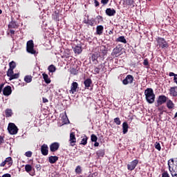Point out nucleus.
Segmentation results:
<instances>
[{
	"label": "nucleus",
	"mask_w": 177,
	"mask_h": 177,
	"mask_svg": "<svg viewBox=\"0 0 177 177\" xmlns=\"http://www.w3.org/2000/svg\"><path fill=\"white\" fill-rule=\"evenodd\" d=\"M94 5L95 8H97V6H100V3H99V1H97V0H94Z\"/></svg>",
	"instance_id": "nucleus-53"
},
{
	"label": "nucleus",
	"mask_w": 177,
	"mask_h": 177,
	"mask_svg": "<svg viewBox=\"0 0 177 177\" xmlns=\"http://www.w3.org/2000/svg\"><path fill=\"white\" fill-rule=\"evenodd\" d=\"M75 172L76 175H81V174H82V167L80 165L77 166Z\"/></svg>",
	"instance_id": "nucleus-26"
},
{
	"label": "nucleus",
	"mask_w": 177,
	"mask_h": 177,
	"mask_svg": "<svg viewBox=\"0 0 177 177\" xmlns=\"http://www.w3.org/2000/svg\"><path fill=\"white\" fill-rule=\"evenodd\" d=\"M8 28H17V24L15 21H11L8 25Z\"/></svg>",
	"instance_id": "nucleus-37"
},
{
	"label": "nucleus",
	"mask_w": 177,
	"mask_h": 177,
	"mask_svg": "<svg viewBox=\"0 0 177 177\" xmlns=\"http://www.w3.org/2000/svg\"><path fill=\"white\" fill-rule=\"evenodd\" d=\"M91 142H97V136L95 134H92L91 136Z\"/></svg>",
	"instance_id": "nucleus-39"
},
{
	"label": "nucleus",
	"mask_w": 177,
	"mask_h": 177,
	"mask_svg": "<svg viewBox=\"0 0 177 177\" xmlns=\"http://www.w3.org/2000/svg\"><path fill=\"white\" fill-rule=\"evenodd\" d=\"M116 42H122V44H127V41L124 36H120L118 39H116Z\"/></svg>",
	"instance_id": "nucleus-24"
},
{
	"label": "nucleus",
	"mask_w": 177,
	"mask_h": 177,
	"mask_svg": "<svg viewBox=\"0 0 177 177\" xmlns=\"http://www.w3.org/2000/svg\"><path fill=\"white\" fill-rule=\"evenodd\" d=\"M13 69H10L9 68V69L7 71V77H9L10 78L11 77L12 75L13 74Z\"/></svg>",
	"instance_id": "nucleus-42"
},
{
	"label": "nucleus",
	"mask_w": 177,
	"mask_h": 177,
	"mask_svg": "<svg viewBox=\"0 0 177 177\" xmlns=\"http://www.w3.org/2000/svg\"><path fill=\"white\" fill-rule=\"evenodd\" d=\"M10 32L12 35H14L15 34V30H10Z\"/></svg>",
	"instance_id": "nucleus-60"
},
{
	"label": "nucleus",
	"mask_w": 177,
	"mask_h": 177,
	"mask_svg": "<svg viewBox=\"0 0 177 177\" xmlns=\"http://www.w3.org/2000/svg\"><path fill=\"white\" fill-rule=\"evenodd\" d=\"M41 152L43 156H48L49 154V147L48 145L44 144L41 147Z\"/></svg>",
	"instance_id": "nucleus-12"
},
{
	"label": "nucleus",
	"mask_w": 177,
	"mask_h": 177,
	"mask_svg": "<svg viewBox=\"0 0 177 177\" xmlns=\"http://www.w3.org/2000/svg\"><path fill=\"white\" fill-rule=\"evenodd\" d=\"M5 114H6V117L9 118V117H12V115H13V112L12 111V109H7L5 111Z\"/></svg>",
	"instance_id": "nucleus-27"
},
{
	"label": "nucleus",
	"mask_w": 177,
	"mask_h": 177,
	"mask_svg": "<svg viewBox=\"0 0 177 177\" xmlns=\"http://www.w3.org/2000/svg\"><path fill=\"white\" fill-rule=\"evenodd\" d=\"M104 149H100L96 152V155L100 158V157H104Z\"/></svg>",
	"instance_id": "nucleus-28"
},
{
	"label": "nucleus",
	"mask_w": 177,
	"mask_h": 177,
	"mask_svg": "<svg viewBox=\"0 0 177 177\" xmlns=\"http://www.w3.org/2000/svg\"><path fill=\"white\" fill-rule=\"evenodd\" d=\"M70 145L74 147L75 146V143H77V138H75V133L71 132L70 133V138H69Z\"/></svg>",
	"instance_id": "nucleus-10"
},
{
	"label": "nucleus",
	"mask_w": 177,
	"mask_h": 177,
	"mask_svg": "<svg viewBox=\"0 0 177 177\" xmlns=\"http://www.w3.org/2000/svg\"><path fill=\"white\" fill-rule=\"evenodd\" d=\"M169 172L172 177H177V170L174 169V168H171L169 170Z\"/></svg>",
	"instance_id": "nucleus-33"
},
{
	"label": "nucleus",
	"mask_w": 177,
	"mask_h": 177,
	"mask_svg": "<svg viewBox=\"0 0 177 177\" xmlns=\"http://www.w3.org/2000/svg\"><path fill=\"white\" fill-rule=\"evenodd\" d=\"M24 81L25 82H26L27 84H30V82H31V81H32V76L31 75H26L24 77Z\"/></svg>",
	"instance_id": "nucleus-29"
},
{
	"label": "nucleus",
	"mask_w": 177,
	"mask_h": 177,
	"mask_svg": "<svg viewBox=\"0 0 177 177\" xmlns=\"http://www.w3.org/2000/svg\"><path fill=\"white\" fill-rule=\"evenodd\" d=\"M111 34H113V30H110V31L109 32V35H111Z\"/></svg>",
	"instance_id": "nucleus-62"
},
{
	"label": "nucleus",
	"mask_w": 177,
	"mask_h": 177,
	"mask_svg": "<svg viewBox=\"0 0 177 177\" xmlns=\"http://www.w3.org/2000/svg\"><path fill=\"white\" fill-rule=\"evenodd\" d=\"M129 128V126L128 125V122H124L122 124V133L123 135H125L128 133V129Z\"/></svg>",
	"instance_id": "nucleus-18"
},
{
	"label": "nucleus",
	"mask_w": 177,
	"mask_h": 177,
	"mask_svg": "<svg viewBox=\"0 0 177 177\" xmlns=\"http://www.w3.org/2000/svg\"><path fill=\"white\" fill-rule=\"evenodd\" d=\"M59 160V157L51 156L48 157V162L50 164H55Z\"/></svg>",
	"instance_id": "nucleus-19"
},
{
	"label": "nucleus",
	"mask_w": 177,
	"mask_h": 177,
	"mask_svg": "<svg viewBox=\"0 0 177 177\" xmlns=\"http://www.w3.org/2000/svg\"><path fill=\"white\" fill-rule=\"evenodd\" d=\"M155 149L158 150V151H161V145H160V142H156L155 143Z\"/></svg>",
	"instance_id": "nucleus-41"
},
{
	"label": "nucleus",
	"mask_w": 177,
	"mask_h": 177,
	"mask_svg": "<svg viewBox=\"0 0 177 177\" xmlns=\"http://www.w3.org/2000/svg\"><path fill=\"white\" fill-rule=\"evenodd\" d=\"M59 147H60V144L59 142H53L50 145V151L52 153H55V151H57L59 150Z\"/></svg>",
	"instance_id": "nucleus-11"
},
{
	"label": "nucleus",
	"mask_w": 177,
	"mask_h": 177,
	"mask_svg": "<svg viewBox=\"0 0 177 177\" xmlns=\"http://www.w3.org/2000/svg\"><path fill=\"white\" fill-rule=\"evenodd\" d=\"M138 164H139V160L138 159L131 161L130 164L127 165V169H129V171H133V169L136 168Z\"/></svg>",
	"instance_id": "nucleus-6"
},
{
	"label": "nucleus",
	"mask_w": 177,
	"mask_h": 177,
	"mask_svg": "<svg viewBox=\"0 0 177 177\" xmlns=\"http://www.w3.org/2000/svg\"><path fill=\"white\" fill-rule=\"evenodd\" d=\"M40 167H41V165H36V168L38 169L39 168H40Z\"/></svg>",
	"instance_id": "nucleus-63"
},
{
	"label": "nucleus",
	"mask_w": 177,
	"mask_h": 177,
	"mask_svg": "<svg viewBox=\"0 0 177 177\" xmlns=\"http://www.w3.org/2000/svg\"><path fill=\"white\" fill-rule=\"evenodd\" d=\"M121 52H122V46H121V45L116 46L111 53L112 57L115 58L118 57V56H121Z\"/></svg>",
	"instance_id": "nucleus-4"
},
{
	"label": "nucleus",
	"mask_w": 177,
	"mask_h": 177,
	"mask_svg": "<svg viewBox=\"0 0 177 177\" xmlns=\"http://www.w3.org/2000/svg\"><path fill=\"white\" fill-rule=\"evenodd\" d=\"M158 111H164V106H160L158 108Z\"/></svg>",
	"instance_id": "nucleus-56"
},
{
	"label": "nucleus",
	"mask_w": 177,
	"mask_h": 177,
	"mask_svg": "<svg viewBox=\"0 0 177 177\" xmlns=\"http://www.w3.org/2000/svg\"><path fill=\"white\" fill-rule=\"evenodd\" d=\"M143 65L144 66H149V59H144Z\"/></svg>",
	"instance_id": "nucleus-52"
},
{
	"label": "nucleus",
	"mask_w": 177,
	"mask_h": 177,
	"mask_svg": "<svg viewBox=\"0 0 177 177\" xmlns=\"http://www.w3.org/2000/svg\"><path fill=\"white\" fill-rule=\"evenodd\" d=\"M162 177H169V174H168V171H164L162 174Z\"/></svg>",
	"instance_id": "nucleus-50"
},
{
	"label": "nucleus",
	"mask_w": 177,
	"mask_h": 177,
	"mask_svg": "<svg viewBox=\"0 0 177 177\" xmlns=\"http://www.w3.org/2000/svg\"><path fill=\"white\" fill-rule=\"evenodd\" d=\"M73 49L75 55H81V53H82V46H81V44L75 46V47H73Z\"/></svg>",
	"instance_id": "nucleus-13"
},
{
	"label": "nucleus",
	"mask_w": 177,
	"mask_h": 177,
	"mask_svg": "<svg viewBox=\"0 0 177 177\" xmlns=\"http://www.w3.org/2000/svg\"><path fill=\"white\" fill-rule=\"evenodd\" d=\"M103 30H104V28L103 27V26L102 25L97 26L96 28V32L97 35H102V34H103Z\"/></svg>",
	"instance_id": "nucleus-21"
},
{
	"label": "nucleus",
	"mask_w": 177,
	"mask_h": 177,
	"mask_svg": "<svg viewBox=\"0 0 177 177\" xmlns=\"http://www.w3.org/2000/svg\"><path fill=\"white\" fill-rule=\"evenodd\" d=\"M87 143H88V137L86 136H84L82 139L80 145H83V146H85Z\"/></svg>",
	"instance_id": "nucleus-31"
},
{
	"label": "nucleus",
	"mask_w": 177,
	"mask_h": 177,
	"mask_svg": "<svg viewBox=\"0 0 177 177\" xmlns=\"http://www.w3.org/2000/svg\"><path fill=\"white\" fill-rule=\"evenodd\" d=\"M88 26H91V27H93V26L95 25V21L93 19H88Z\"/></svg>",
	"instance_id": "nucleus-44"
},
{
	"label": "nucleus",
	"mask_w": 177,
	"mask_h": 177,
	"mask_svg": "<svg viewBox=\"0 0 177 177\" xmlns=\"http://www.w3.org/2000/svg\"><path fill=\"white\" fill-rule=\"evenodd\" d=\"M3 137L2 136H0V143H3Z\"/></svg>",
	"instance_id": "nucleus-57"
},
{
	"label": "nucleus",
	"mask_w": 177,
	"mask_h": 177,
	"mask_svg": "<svg viewBox=\"0 0 177 177\" xmlns=\"http://www.w3.org/2000/svg\"><path fill=\"white\" fill-rule=\"evenodd\" d=\"M169 94L171 96H173V97H176L177 96V86L171 87L169 88Z\"/></svg>",
	"instance_id": "nucleus-16"
},
{
	"label": "nucleus",
	"mask_w": 177,
	"mask_h": 177,
	"mask_svg": "<svg viewBox=\"0 0 177 177\" xmlns=\"http://www.w3.org/2000/svg\"><path fill=\"white\" fill-rule=\"evenodd\" d=\"M167 107L171 110V109H174L175 107V104L172 102V100H169L167 102Z\"/></svg>",
	"instance_id": "nucleus-23"
},
{
	"label": "nucleus",
	"mask_w": 177,
	"mask_h": 177,
	"mask_svg": "<svg viewBox=\"0 0 177 177\" xmlns=\"http://www.w3.org/2000/svg\"><path fill=\"white\" fill-rule=\"evenodd\" d=\"M124 3H126V5H128L129 6H132L133 8V3H135V1L133 0H124Z\"/></svg>",
	"instance_id": "nucleus-30"
},
{
	"label": "nucleus",
	"mask_w": 177,
	"mask_h": 177,
	"mask_svg": "<svg viewBox=\"0 0 177 177\" xmlns=\"http://www.w3.org/2000/svg\"><path fill=\"white\" fill-rule=\"evenodd\" d=\"M169 75V77H174V81L177 84V74H175L174 72H170Z\"/></svg>",
	"instance_id": "nucleus-34"
},
{
	"label": "nucleus",
	"mask_w": 177,
	"mask_h": 177,
	"mask_svg": "<svg viewBox=\"0 0 177 177\" xmlns=\"http://www.w3.org/2000/svg\"><path fill=\"white\" fill-rule=\"evenodd\" d=\"M49 102V100H48V99H46V97H43V103H48Z\"/></svg>",
	"instance_id": "nucleus-55"
},
{
	"label": "nucleus",
	"mask_w": 177,
	"mask_h": 177,
	"mask_svg": "<svg viewBox=\"0 0 177 177\" xmlns=\"http://www.w3.org/2000/svg\"><path fill=\"white\" fill-rule=\"evenodd\" d=\"M54 20L59 21V13L55 12V15H53Z\"/></svg>",
	"instance_id": "nucleus-46"
},
{
	"label": "nucleus",
	"mask_w": 177,
	"mask_h": 177,
	"mask_svg": "<svg viewBox=\"0 0 177 177\" xmlns=\"http://www.w3.org/2000/svg\"><path fill=\"white\" fill-rule=\"evenodd\" d=\"M26 157H32V152L31 151H26L25 153Z\"/></svg>",
	"instance_id": "nucleus-47"
},
{
	"label": "nucleus",
	"mask_w": 177,
	"mask_h": 177,
	"mask_svg": "<svg viewBox=\"0 0 177 177\" xmlns=\"http://www.w3.org/2000/svg\"><path fill=\"white\" fill-rule=\"evenodd\" d=\"M100 67H103V65L102 64H100L98 66V67L97 66H95L94 67V69H93V74H95V75H96L97 74H100Z\"/></svg>",
	"instance_id": "nucleus-22"
},
{
	"label": "nucleus",
	"mask_w": 177,
	"mask_h": 177,
	"mask_svg": "<svg viewBox=\"0 0 177 177\" xmlns=\"http://www.w3.org/2000/svg\"><path fill=\"white\" fill-rule=\"evenodd\" d=\"M113 122H115L116 125H121V120H120V118H115L113 120Z\"/></svg>",
	"instance_id": "nucleus-40"
},
{
	"label": "nucleus",
	"mask_w": 177,
	"mask_h": 177,
	"mask_svg": "<svg viewBox=\"0 0 177 177\" xmlns=\"http://www.w3.org/2000/svg\"><path fill=\"white\" fill-rule=\"evenodd\" d=\"M157 46L162 48V49H167L168 48V43L165 41V39L158 37L156 38Z\"/></svg>",
	"instance_id": "nucleus-3"
},
{
	"label": "nucleus",
	"mask_w": 177,
	"mask_h": 177,
	"mask_svg": "<svg viewBox=\"0 0 177 177\" xmlns=\"http://www.w3.org/2000/svg\"><path fill=\"white\" fill-rule=\"evenodd\" d=\"M48 70L50 73H55V71H56V66H55L53 64H51L48 66Z\"/></svg>",
	"instance_id": "nucleus-32"
},
{
	"label": "nucleus",
	"mask_w": 177,
	"mask_h": 177,
	"mask_svg": "<svg viewBox=\"0 0 177 177\" xmlns=\"http://www.w3.org/2000/svg\"><path fill=\"white\" fill-rule=\"evenodd\" d=\"M101 3L104 6L107 5L109 3V0H101Z\"/></svg>",
	"instance_id": "nucleus-51"
},
{
	"label": "nucleus",
	"mask_w": 177,
	"mask_h": 177,
	"mask_svg": "<svg viewBox=\"0 0 177 177\" xmlns=\"http://www.w3.org/2000/svg\"><path fill=\"white\" fill-rule=\"evenodd\" d=\"M94 146L95 147H99V142H97V141L96 142H94Z\"/></svg>",
	"instance_id": "nucleus-58"
},
{
	"label": "nucleus",
	"mask_w": 177,
	"mask_h": 177,
	"mask_svg": "<svg viewBox=\"0 0 177 177\" xmlns=\"http://www.w3.org/2000/svg\"><path fill=\"white\" fill-rule=\"evenodd\" d=\"M177 117V112L175 113L174 118H176Z\"/></svg>",
	"instance_id": "nucleus-64"
},
{
	"label": "nucleus",
	"mask_w": 177,
	"mask_h": 177,
	"mask_svg": "<svg viewBox=\"0 0 177 177\" xmlns=\"http://www.w3.org/2000/svg\"><path fill=\"white\" fill-rule=\"evenodd\" d=\"M145 95L147 103L149 104H153L154 100H156V94L151 88H147L145 91Z\"/></svg>",
	"instance_id": "nucleus-1"
},
{
	"label": "nucleus",
	"mask_w": 177,
	"mask_h": 177,
	"mask_svg": "<svg viewBox=\"0 0 177 177\" xmlns=\"http://www.w3.org/2000/svg\"><path fill=\"white\" fill-rule=\"evenodd\" d=\"M26 50L28 53H30V55H35V53H37V50L34 49V41L32 40L27 41Z\"/></svg>",
	"instance_id": "nucleus-2"
},
{
	"label": "nucleus",
	"mask_w": 177,
	"mask_h": 177,
	"mask_svg": "<svg viewBox=\"0 0 177 177\" xmlns=\"http://www.w3.org/2000/svg\"><path fill=\"white\" fill-rule=\"evenodd\" d=\"M83 23H84V24H88V19L86 20V19H84V21H83Z\"/></svg>",
	"instance_id": "nucleus-61"
},
{
	"label": "nucleus",
	"mask_w": 177,
	"mask_h": 177,
	"mask_svg": "<svg viewBox=\"0 0 177 177\" xmlns=\"http://www.w3.org/2000/svg\"><path fill=\"white\" fill-rule=\"evenodd\" d=\"M71 73L73 75H77L78 74V70L75 69L74 68H73L72 69H71Z\"/></svg>",
	"instance_id": "nucleus-45"
},
{
	"label": "nucleus",
	"mask_w": 177,
	"mask_h": 177,
	"mask_svg": "<svg viewBox=\"0 0 177 177\" xmlns=\"http://www.w3.org/2000/svg\"><path fill=\"white\" fill-rule=\"evenodd\" d=\"M4 85H5V84H0V93H1L2 89H3Z\"/></svg>",
	"instance_id": "nucleus-54"
},
{
	"label": "nucleus",
	"mask_w": 177,
	"mask_h": 177,
	"mask_svg": "<svg viewBox=\"0 0 177 177\" xmlns=\"http://www.w3.org/2000/svg\"><path fill=\"white\" fill-rule=\"evenodd\" d=\"M105 13L107 16L111 17L115 15L116 11L113 8H106Z\"/></svg>",
	"instance_id": "nucleus-17"
},
{
	"label": "nucleus",
	"mask_w": 177,
	"mask_h": 177,
	"mask_svg": "<svg viewBox=\"0 0 177 177\" xmlns=\"http://www.w3.org/2000/svg\"><path fill=\"white\" fill-rule=\"evenodd\" d=\"M9 68L12 70H15L16 68V62L15 61H12L9 63Z\"/></svg>",
	"instance_id": "nucleus-35"
},
{
	"label": "nucleus",
	"mask_w": 177,
	"mask_h": 177,
	"mask_svg": "<svg viewBox=\"0 0 177 177\" xmlns=\"http://www.w3.org/2000/svg\"><path fill=\"white\" fill-rule=\"evenodd\" d=\"M84 84L85 85V87L87 89H89L91 85H92V80L91 78H88L86 80H84Z\"/></svg>",
	"instance_id": "nucleus-20"
},
{
	"label": "nucleus",
	"mask_w": 177,
	"mask_h": 177,
	"mask_svg": "<svg viewBox=\"0 0 177 177\" xmlns=\"http://www.w3.org/2000/svg\"><path fill=\"white\" fill-rule=\"evenodd\" d=\"M167 102V97L165 95H160L158 98L156 107H159L161 104H164Z\"/></svg>",
	"instance_id": "nucleus-8"
},
{
	"label": "nucleus",
	"mask_w": 177,
	"mask_h": 177,
	"mask_svg": "<svg viewBox=\"0 0 177 177\" xmlns=\"http://www.w3.org/2000/svg\"><path fill=\"white\" fill-rule=\"evenodd\" d=\"M19 73H15V74H12L11 77H10V81H12V80H16L17 78H19Z\"/></svg>",
	"instance_id": "nucleus-43"
},
{
	"label": "nucleus",
	"mask_w": 177,
	"mask_h": 177,
	"mask_svg": "<svg viewBox=\"0 0 177 177\" xmlns=\"http://www.w3.org/2000/svg\"><path fill=\"white\" fill-rule=\"evenodd\" d=\"M78 89V83L76 82H73L71 84L70 93H75L77 92V90Z\"/></svg>",
	"instance_id": "nucleus-15"
},
{
	"label": "nucleus",
	"mask_w": 177,
	"mask_h": 177,
	"mask_svg": "<svg viewBox=\"0 0 177 177\" xmlns=\"http://www.w3.org/2000/svg\"><path fill=\"white\" fill-rule=\"evenodd\" d=\"M42 76L44 80V82H46V84H50V79L49 78V76L48 75V74L43 73Z\"/></svg>",
	"instance_id": "nucleus-25"
},
{
	"label": "nucleus",
	"mask_w": 177,
	"mask_h": 177,
	"mask_svg": "<svg viewBox=\"0 0 177 177\" xmlns=\"http://www.w3.org/2000/svg\"><path fill=\"white\" fill-rule=\"evenodd\" d=\"M97 57H99L98 54H92V56H91L92 62H95V61L97 60Z\"/></svg>",
	"instance_id": "nucleus-38"
},
{
	"label": "nucleus",
	"mask_w": 177,
	"mask_h": 177,
	"mask_svg": "<svg viewBox=\"0 0 177 177\" xmlns=\"http://www.w3.org/2000/svg\"><path fill=\"white\" fill-rule=\"evenodd\" d=\"M133 82V76L131 75H128L125 79L122 80L123 85H128L129 84H132Z\"/></svg>",
	"instance_id": "nucleus-9"
},
{
	"label": "nucleus",
	"mask_w": 177,
	"mask_h": 177,
	"mask_svg": "<svg viewBox=\"0 0 177 177\" xmlns=\"http://www.w3.org/2000/svg\"><path fill=\"white\" fill-rule=\"evenodd\" d=\"M25 171L26 172H31V171H32V167L31 166V165H26Z\"/></svg>",
	"instance_id": "nucleus-36"
},
{
	"label": "nucleus",
	"mask_w": 177,
	"mask_h": 177,
	"mask_svg": "<svg viewBox=\"0 0 177 177\" xmlns=\"http://www.w3.org/2000/svg\"><path fill=\"white\" fill-rule=\"evenodd\" d=\"M97 19L98 20H102V19H103V17H102V16H100V15H98V16L97 17Z\"/></svg>",
	"instance_id": "nucleus-59"
},
{
	"label": "nucleus",
	"mask_w": 177,
	"mask_h": 177,
	"mask_svg": "<svg viewBox=\"0 0 177 177\" xmlns=\"http://www.w3.org/2000/svg\"><path fill=\"white\" fill-rule=\"evenodd\" d=\"M6 164L8 167L13 165V159H12V157L6 158V160L0 164V167H5Z\"/></svg>",
	"instance_id": "nucleus-7"
},
{
	"label": "nucleus",
	"mask_w": 177,
	"mask_h": 177,
	"mask_svg": "<svg viewBox=\"0 0 177 177\" xmlns=\"http://www.w3.org/2000/svg\"><path fill=\"white\" fill-rule=\"evenodd\" d=\"M3 95H4V96H10V95H12V87L10 86L4 87L3 89Z\"/></svg>",
	"instance_id": "nucleus-14"
},
{
	"label": "nucleus",
	"mask_w": 177,
	"mask_h": 177,
	"mask_svg": "<svg viewBox=\"0 0 177 177\" xmlns=\"http://www.w3.org/2000/svg\"><path fill=\"white\" fill-rule=\"evenodd\" d=\"M171 162H172L174 164V158H171L170 160H168V167H169V170L172 169V168H171Z\"/></svg>",
	"instance_id": "nucleus-48"
},
{
	"label": "nucleus",
	"mask_w": 177,
	"mask_h": 177,
	"mask_svg": "<svg viewBox=\"0 0 177 177\" xmlns=\"http://www.w3.org/2000/svg\"><path fill=\"white\" fill-rule=\"evenodd\" d=\"M8 131L10 135H16L19 132V129L15 123H9L8 127Z\"/></svg>",
	"instance_id": "nucleus-5"
},
{
	"label": "nucleus",
	"mask_w": 177,
	"mask_h": 177,
	"mask_svg": "<svg viewBox=\"0 0 177 177\" xmlns=\"http://www.w3.org/2000/svg\"><path fill=\"white\" fill-rule=\"evenodd\" d=\"M101 52L102 53H103V55H107V50H106V46H102V49H101Z\"/></svg>",
	"instance_id": "nucleus-49"
}]
</instances>
